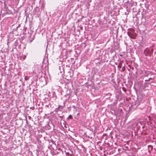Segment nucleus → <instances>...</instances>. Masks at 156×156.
<instances>
[{"mask_svg": "<svg viewBox=\"0 0 156 156\" xmlns=\"http://www.w3.org/2000/svg\"><path fill=\"white\" fill-rule=\"evenodd\" d=\"M134 30L130 29V31L127 32L128 35L133 38H134L136 36V34L134 33Z\"/></svg>", "mask_w": 156, "mask_h": 156, "instance_id": "1", "label": "nucleus"}, {"mask_svg": "<svg viewBox=\"0 0 156 156\" xmlns=\"http://www.w3.org/2000/svg\"><path fill=\"white\" fill-rule=\"evenodd\" d=\"M153 49H144V54L145 56H150L153 52Z\"/></svg>", "mask_w": 156, "mask_h": 156, "instance_id": "2", "label": "nucleus"}, {"mask_svg": "<svg viewBox=\"0 0 156 156\" xmlns=\"http://www.w3.org/2000/svg\"><path fill=\"white\" fill-rule=\"evenodd\" d=\"M74 50L72 51L73 54L75 57H77L81 52L80 49H74Z\"/></svg>", "mask_w": 156, "mask_h": 156, "instance_id": "3", "label": "nucleus"}, {"mask_svg": "<svg viewBox=\"0 0 156 156\" xmlns=\"http://www.w3.org/2000/svg\"><path fill=\"white\" fill-rule=\"evenodd\" d=\"M63 108L60 105H59L57 108L55 109V111L56 112H58V111L60 110L61 111Z\"/></svg>", "mask_w": 156, "mask_h": 156, "instance_id": "4", "label": "nucleus"}, {"mask_svg": "<svg viewBox=\"0 0 156 156\" xmlns=\"http://www.w3.org/2000/svg\"><path fill=\"white\" fill-rule=\"evenodd\" d=\"M123 62V61L122 60H121L120 62L119 63V65L118 66V67L119 68H120L121 67L122 64Z\"/></svg>", "mask_w": 156, "mask_h": 156, "instance_id": "5", "label": "nucleus"}, {"mask_svg": "<svg viewBox=\"0 0 156 156\" xmlns=\"http://www.w3.org/2000/svg\"><path fill=\"white\" fill-rule=\"evenodd\" d=\"M148 152H150V151L153 149V146L151 145H149L148 146Z\"/></svg>", "mask_w": 156, "mask_h": 156, "instance_id": "6", "label": "nucleus"}, {"mask_svg": "<svg viewBox=\"0 0 156 156\" xmlns=\"http://www.w3.org/2000/svg\"><path fill=\"white\" fill-rule=\"evenodd\" d=\"M127 52V49H126L125 51L122 52H123V54H122L120 55V56H122L125 55V54Z\"/></svg>", "mask_w": 156, "mask_h": 156, "instance_id": "7", "label": "nucleus"}, {"mask_svg": "<svg viewBox=\"0 0 156 156\" xmlns=\"http://www.w3.org/2000/svg\"><path fill=\"white\" fill-rule=\"evenodd\" d=\"M67 119H73V117L71 115H69L68 118H67Z\"/></svg>", "mask_w": 156, "mask_h": 156, "instance_id": "8", "label": "nucleus"}, {"mask_svg": "<svg viewBox=\"0 0 156 156\" xmlns=\"http://www.w3.org/2000/svg\"><path fill=\"white\" fill-rule=\"evenodd\" d=\"M122 90L125 92H126V88L125 87H122Z\"/></svg>", "mask_w": 156, "mask_h": 156, "instance_id": "9", "label": "nucleus"}, {"mask_svg": "<svg viewBox=\"0 0 156 156\" xmlns=\"http://www.w3.org/2000/svg\"><path fill=\"white\" fill-rule=\"evenodd\" d=\"M128 147H124V148H123V149L124 150H128Z\"/></svg>", "mask_w": 156, "mask_h": 156, "instance_id": "10", "label": "nucleus"}, {"mask_svg": "<svg viewBox=\"0 0 156 156\" xmlns=\"http://www.w3.org/2000/svg\"><path fill=\"white\" fill-rule=\"evenodd\" d=\"M125 70V67L124 66H123V67L122 68V70H121V71L122 72H123V71H124V70Z\"/></svg>", "mask_w": 156, "mask_h": 156, "instance_id": "11", "label": "nucleus"}, {"mask_svg": "<svg viewBox=\"0 0 156 156\" xmlns=\"http://www.w3.org/2000/svg\"><path fill=\"white\" fill-rule=\"evenodd\" d=\"M24 79H25V80H29V78L28 77H26V76H25V78H24Z\"/></svg>", "mask_w": 156, "mask_h": 156, "instance_id": "12", "label": "nucleus"}, {"mask_svg": "<svg viewBox=\"0 0 156 156\" xmlns=\"http://www.w3.org/2000/svg\"><path fill=\"white\" fill-rule=\"evenodd\" d=\"M152 80V78H150L148 80H145V81H147L148 80Z\"/></svg>", "mask_w": 156, "mask_h": 156, "instance_id": "13", "label": "nucleus"}, {"mask_svg": "<svg viewBox=\"0 0 156 156\" xmlns=\"http://www.w3.org/2000/svg\"><path fill=\"white\" fill-rule=\"evenodd\" d=\"M26 57V55H24L23 58V60H25V59Z\"/></svg>", "mask_w": 156, "mask_h": 156, "instance_id": "14", "label": "nucleus"}, {"mask_svg": "<svg viewBox=\"0 0 156 156\" xmlns=\"http://www.w3.org/2000/svg\"><path fill=\"white\" fill-rule=\"evenodd\" d=\"M30 109L33 110L34 109V107H31L30 108Z\"/></svg>", "mask_w": 156, "mask_h": 156, "instance_id": "15", "label": "nucleus"}, {"mask_svg": "<svg viewBox=\"0 0 156 156\" xmlns=\"http://www.w3.org/2000/svg\"><path fill=\"white\" fill-rule=\"evenodd\" d=\"M113 49H111V52H112L113 51Z\"/></svg>", "mask_w": 156, "mask_h": 156, "instance_id": "16", "label": "nucleus"}, {"mask_svg": "<svg viewBox=\"0 0 156 156\" xmlns=\"http://www.w3.org/2000/svg\"><path fill=\"white\" fill-rule=\"evenodd\" d=\"M80 115V113H79V112H78V113L77 114V116H78V115Z\"/></svg>", "mask_w": 156, "mask_h": 156, "instance_id": "17", "label": "nucleus"}, {"mask_svg": "<svg viewBox=\"0 0 156 156\" xmlns=\"http://www.w3.org/2000/svg\"><path fill=\"white\" fill-rule=\"evenodd\" d=\"M55 94V92H53V96L54 95V94Z\"/></svg>", "mask_w": 156, "mask_h": 156, "instance_id": "18", "label": "nucleus"}, {"mask_svg": "<svg viewBox=\"0 0 156 156\" xmlns=\"http://www.w3.org/2000/svg\"><path fill=\"white\" fill-rule=\"evenodd\" d=\"M48 48V44H47V47H46V49H47Z\"/></svg>", "mask_w": 156, "mask_h": 156, "instance_id": "19", "label": "nucleus"}, {"mask_svg": "<svg viewBox=\"0 0 156 156\" xmlns=\"http://www.w3.org/2000/svg\"><path fill=\"white\" fill-rule=\"evenodd\" d=\"M28 117H29V119H30V118H31V117H30V116H28Z\"/></svg>", "mask_w": 156, "mask_h": 156, "instance_id": "20", "label": "nucleus"}, {"mask_svg": "<svg viewBox=\"0 0 156 156\" xmlns=\"http://www.w3.org/2000/svg\"><path fill=\"white\" fill-rule=\"evenodd\" d=\"M73 107L74 108H75V106H73Z\"/></svg>", "mask_w": 156, "mask_h": 156, "instance_id": "21", "label": "nucleus"}, {"mask_svg": "<svg viewBox=\"0 0 156 156\" xmlns=\"http://www.w3.org/2000/svg\"><path fill=\"white\" fill-rule=\"evenodd\" d=\"M46 106H47V107H48V105H46Z\"/></svg>", "mask_w": 156, "mask_h": 156, "instance_id": "22", "label": "nucleus"}, {"mask_svg": "<svg viewBox=\"0 0 156 156\" xmlns=\"http://www.w3.org/2000/svg\"><path fill=\"white\" fill-rule=\"evenodd\" d=\"M26 122H27V120H26Z\"/></svg>", "mask_w": 156, "mask_h": 156, "instance_id": "23", "label": "nucleus"}, {"mask_svg": "<svg viewBox=\"0 0 156 156\" xmlns=\"http://www.w3.org/2000/svg\"><path fill=\"white\" fill-rule=\"evenodd\" d=\"M32 41H30V42H31Z\"/></svg>", "mask_w": 156, "mask_h": 156, "instance_id": "24", "label": "nucleus"}, {"mask_svg": "<svg viewBox=\"0 0 156 156\" xmlns=\"http://www.w3.org/2000/svg\"><path fill=\"white\" fill-rule=\"evenodd\" d=\"M116 65H117V64L116 63H115Z\"/></svg>", "mask_w": 156, "mask_h": 156, "instance_id": "25", "label": "nucleus"}]
</instances>
